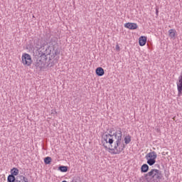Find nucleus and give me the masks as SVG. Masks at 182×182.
I'll return each mask as SVG.
<instances>
[{
    "label": "nucleus",
    "instance_id": "nucleus-1",
    "mask_svg": "<svg viewBox=\"0 0 182 182\" xmlns=\"http://www.w3.org/2000/svg\"><path fill=\"white\" fill-rule=\"evenodd\" d=\"M123 134L121 130L114 131L110 129L108 133L102 134V142L105 149H109L112 154H120L124 150V144L122 143Z\"/></svg>",
    "mask_w": 182,
    "mask_h": 182
},
{
    "label": "nucleus",
    "instance_id": "nucleus-2",
    "mask_svg": "<svg viewBox=\"0 0 182 182\" xmlns=\"http://www.w3.org/2000/svg\"><path fill=\"white\" fill-rule=\"evenodd\" d=\"M144 178L147 182H159L163 178V174L161 173V171L154 168L144 174Z\"/></svg>",
    "mask_w": 182,
    "mask_h": 182
},
{
    "label": "nucleus",
    "instance_id": "nucleus-3",
    "mask_svg": "<svg viewBox=\"0 0 182 182\" xmlns=\"http://www.w3.org/2000/svg\"><path fill=\"white\" fill-rule=\"evenodd\" d=\"M36 48L38 52V55H37V56L48 59V56L52 55L50 46H47L46 43H43L40 46H38Z\"/></svg>",
    "mask_w": 182,
    "mask_h": 182
},
{
    "label": "nucleus",
    "instance_id": "nucleus-4",
    "mask_svg": "<svg viewBox=\"0 0 182 182\" xmlns=\"http://www.w3.org/2000/svg\"><path fill=\"white\" fill-rule=\"evenodd\" d=\"M46 60H48V58H43L42 57H39L38 55H36L33 63L36 69L42 70L45 68V65H46Z\"/></svg>",
    "mask_w": 182,
    "mask_h": 182
},
{
    "label": "nucleus",
    "instance_id": "nucleus-5",
    "mask_svg": "<svg viewBox=\"0 0 182 182\" xmlns=\"http://www.w3.org/2000/svg\"><path fill=\"white\" fill-rule=\"evenodd\" d=\"M146 159L149 166H154L156 164V159H157V154L156 151L149 152L146 155Z\"/></svg>",
    "mask_w": 182,
    "mask_h": 182
},
{
    "label": "nucleus",
    "instance_id": "nucleus-6",
    "mask_svg": "<svg viewBox=\"0 0 182 182\" xmlns=\"http://www.w3.org/2000/svg\"><path fill=\"white\" fill-rule=\"evenodd\" d=\"M11 174L9 175L7 177L8 182H19L18 179L15 177V176H18L19 174V169L18 168H13L11 170Z\"/></svg>",
    "mask_w": 182,
    "mask_h": 182
},
{
    "label": "nucleus",
    "instance_id": "nucleus-7",
    "mask_svg": "<svg viewBox=\"0 0 182 182\" xmlns=\"http://www.w3.org/2000/svg\"><path fill=\"white\" fill-rule=\"evenodd\" d=\"M22 63L25 66H31L32 65V57L28 53H23L22 55Z\"/></svg>",
    "mask_w": 182,
    "mask_h": 182
},
{
    "label": "nucleus",
    "instance_id": "nucleus-8",
    "mask_svg": "<svg viewBox=\"0 0 182 182\" xmlns=\"http://www.w3.org/2000/svg\"><path fill=\"white\" fill-rule=\"evenodd\" d=\"M60 52L59 50L56 48V47L53 48V51L51 52V57H49V63L48 64V68H52L55 63H52L51 60L55 58V56H58L59 55Z\"/></svg>",
    "mask_w": 182,
    "mask_h": 182
},
{
    "label": "nucleus",
    "instance_id": "nucleus-9",
    "mask_svg": "<svg viewBox=\"0 0 182 182\" xmlns=\"http://www.w3.org/2000/svg\"><path fill=\"white\" fill-rule=\"evenodd\" d=\"M124 27L131 30L137 29V28H139V26H137V23H126L124 24Z\"/></svg>",
    "mask_w": 182,
    "mask_h": 182
},
{
    "label": "nucleus",
    "instance_id": "nucleus-10",
    "mask_svg": "<svg viewBox=\"0 0 182 182\" xmlns=\"http://www.w3.org/2000/svg\"><path fill=\"white\" fill-rule=\"evenodd\" d=\"M139 46H144L147 43V37L141 36L139 39Z\"/></svg>",
    "mask_w": 182,
    "mask_h": 182
},
{
    "label": "nucleus",
    "instance_id": "nucleus-11",
    "mask_svg": "<svg viewBox=\"0 0 182 182\" xmlns=\"http://www.w3.org/2000/svg\"><path fill=\"white\" fill-rule=\"evenodd\" d=\"M95 73L97 76H103V75H105V70L103 68L98 67L95 70Z\"/></svg>",
    "mask_w": 182,
    "mask_h": 182
},
{
    "label": "nucleus",
    "instance_id": "nucleus-12",
    "mask_svg": "<svg viewBox=\"0 0 182 182\" xmlns=\"http://www.w3.org/2000/svg\"><path fill=\"white\" fill-rule=\"evenodd\" d=\"M141 171L142 173H147L149 171V165L147 164H144L141 166Z\"/></svg>",
    "mask_w": 182,
    "mask_h": 182
},
{
    "label": "nucleus",
    "instance_id": "nucleus-13",
    "mask_svg": "<svg viewBox=\"0 0 182 182\" xmlns=\"http://www.w3.org/2000/svg\"><path fill=\"white\" fill-rule=\"evenodd\" d=\"M178 90H182V74L179 77V83L177 84Z\"/></svg>",
    "mask_w": 182,
    "mask_h": 182
},
{
    "label": "nucleus",
    "instance_id": "nucleus-14",
    "mask_svg": "<svg viewBox=\"0 0 182 182\" xmlns=\"http://www.w3.org/2000/svg\"><path fill=\"white\" fill-rule=\"evenodd\" d=\"M168 33H169L170 38H175V36H176V30L170 29L168 31Z\"/></svg>",
    "mask_w": 182,
    "mask_h": 182
},
{
    "label": "nucleus",
    "instance_id": "nucleus-15",
    "mask_svg": "<svg viewBox=\"0 0 182 182\" xmlns=\"http://www.w3.org/2000/svg\"><path fill=\"white\" fill-rule=\"evenodd\" d=\"M124 140L125 144H129V143L132 141V136H130V135H128L124 137Z\"/></svg>",
    "mask_w": 182,
    "mask_h": 182
},
{
    "label": "nucleus",
    "instance_id": "nucleus-16",
    "mask_svg": "<svg viewBox=\"0 0 182 182\" xmlns=\"http://www.w3.org/2000/svg\"><path fill=\"white\" fill-rule=\"evenodd\" d=\"M58 169H59L60 171H61L62 173H66V171H68V166H60L58 167Z\"/></svg>",
    "mask_w": 182,
    "mask_h": 182
},
{
    "label": "nucleus",
    "instance_id": "nucleus-17",
    "mask_svg": "<svg viewBox=\"0 0 182 182\" xmlns=\"http://www.w3.org/2000/svg\"><path fill=\"white\" fill-rule=\"evenodd\" d=\"M45 164H50L52 163V158L50 156H47L44 159Z\"/></svg>",
    "mask_w": 182,
    "mask_h": 182
},
{
    "label": "nucleus",
    "instance_id": "nucleus-18",
    "mask_svg": "<svg viewBox=\"0 0 182 182\" xmlns=\"http://www.w3.org/2000/svg\"><path fill=\"white\" fill-rule=\"evenodd\" d=\"M50 46H53V48H55V46H56V38H51V40L50 41Z\"/></svg>",
    "mask_w": 182,
    "mask_h": 182
},
{
    "label": "nucleus",
    "instance_id": "nucleus-19",
    "mask_svg": "<svg viewBox=\"0 0 182 182\" xmlns=\"http://www.w3.org/2000/svg\"><path fill=\"white\" fill-rule=\"evenodd\" d=\"M23 181H24V182H29V181H28V178H26V177H23Z\"/></svg>",
    "mask_w": 182,
    "mask_h": 182
},
{
    "label": "nucleus",
    "instance_id": "nucleus-20",
    "mask_svg": "<svg viewBox=\"0 0 182 182\" xmlns=\"http://www.w3.org/2000/svg\"><path fill=\"white\" fill-rule=\"evenodd\" d=\"M23 177H25V176H17V180L18 178H20V180H23Z\"/></svg>",
    "mask_w": 182,
    "mask_h": 182
},
{
    "label": "nucleus",
    "instance_id": "nucleus-21",
    "mask_svg": "<svg viewBox=\"0 0 182 182\" xmlns=\"http://www.w3.org/2000/svg\"><path fill=\"white\" fill-rule=\"evenodd\" d=\"M182 95V90L180 91V90H178V96H181Z\"/></svg>",
    "mask_w": 182,
    "mask_h": 182
},
{
    "label": "nucleus",
    "instance_id": "nucleus-22",
    "mask_svg": "<svg viewBox=\"0 0 182 182\" xmlns=\"http://www.w3.org/2000/svg\"><path fill=\"white\" fill-rule=\"evenodd\" d=\"M116 50H120V47L119 46V45H117L115 47Z\"/></svg>",
    "mask_w": 182,
    "mask_h": 182
},
{
    "label": "nucleus",
    "instance_id": "nucleus-23",
    "mask_svg": "<svg viewBox=\"0 0 182 182\" xmlns=\"http://www.w3.org/2000/svg\"><path fill=\"white\" fill-rule=\"evenodd\" d=\"M156 15H159V9H156Z\"/></svg>",
    "mask_w": 182,
    "mask_h": 182
},
{
    "label": "nucleus",
    "instance_id": "nucleus-24",
    "mask_svg": "<svg viewBox=\"0 0 182 182\" xmlns=\"http://www.w3.org/2000/svg\"><path fill=\"white\" fill-rule=\"evenodd\" d=\"M155 166H156V167H157L158 168H160V165H159V164H156Z\"/></svg>",
    "mask_w": 182,
    "mask_h": 182
}]
</instances>
